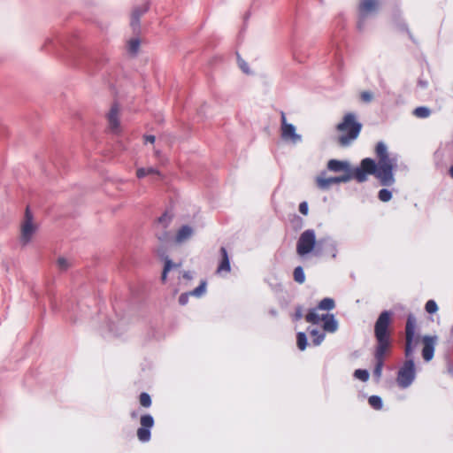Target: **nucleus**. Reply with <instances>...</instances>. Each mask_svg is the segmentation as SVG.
Instances as JSON below:
<instances>
[{"instance_id":"e433bc0d","label":"nucleus","mask_w":453,"mask_h":453,"mask_svg":"<svg viewBox=\"0 0 453 453\" xmlns=\"http://www.w3.org/2000/svg\"><path fill=\"white\" fill-rule=\"evenodd\" d=\"M296 318L297 319H301V318H302V313H301L300 311L296 312Z\"/></svg>"},{"instance_id":"c9c22d12","label":"nucleus","mask_w":453,"mask_h":453,"mask_svg":"<svg viewBox=\"0 0 453 453\" xmlns=\"http://www.w3.org/2000/svg\"><path fill=\"white\" fill-rule=\"evenodd\" d=\"M161 241H166L168 239V233L165 232L162 235L158 236Z\"/></svg>"},{"instance_id":"4be33fe9","label":"nucleus","mask_w":453,"mask_h":453,"mask_svg":"<svg viewBox=\"0 0 453 453\" xmlns=\"http://www.w3.org/2000/svg\"><path fill=\"white\" fill-rule=\"evenodd\" d=\"M296 344L300 350H304L307 346V337L303 332L296 334Z\"/></svg>"},{"instance_id":"58836bf2","label":"nucleus","mask_w":453,"mask_h":453,"mask_svg":"<svg viewBox=\"0 0 453 453\" xmlns=\"http://www.w3.org/2000/svg\"><path fill=\"white\" fill-rule=\"evenodd\" d=\"M244 67H245V65H241V68H242L244 72L248 73V71H247Z\"/></svg>"},{"instance_id":"20e7f679","label":"nucleus","mask_w":453,"mask_h":453,"mask_svg":"<svg viewBox=\"0 0 453 453\" xmlns=\"http://www.w3.org/2000/svg\"><path fill=\"white\" fill-rule=\"evenodd\" d=\"M334 308V300L330 297H326L322 299L315 308L309 310L305 315V320L306 322L313 325H319L322 322V328L324 332L334 333L338 329V322L335 319L334 315L328 312H320L330 311Z\"/></svg>"},{"instance_id":"4c0bfd02","label":"nucleus","mask_w":453,"mask_h":453,"mask_svg":"<svg viewBox=\"0 0 453 453\" xmlns=\"http://www.w3.org/2000/svg\"><path fill=\"white\" fill-rule=\"evenodd\" d=\"M449 175L453 179V165L449 168Z\"/></svg>"},{"instance_id":"5701e85b","label":"nucleus","mask_w":453,"mask_h":453,"mask_svg":"<svg viewBox=\"0 0 453 453\" xmlns=\"http://www.w3.org/2000/svg\"><path fill=\"white\" fill-rule=\"evenodd\" d=\"M175 266L174 264H173V262L169 259V258H166L165 261V266H164V269H163V272H162V275H161V280L163 282H165L166 280V277H167V273L173 267Z\"/></svg>"},{"instance_id":"a878e982","label":"nucleus","mask_w":453,"mask_h":453,"mask_svg":"<svg viewBox=\"0 0 453 453\" xmlns=\"http://www.w3.org/2000/svg\"><path fill=\"white\" fill-rule=\"evenodd\" d=\"M140 47V41L138 39H131L128 42V51L132 54H135Z\"/></svg>"},{"instance_id":"ddd939ff","label":"nucleus","mask_w":453,"mask_h":453,"mask_svg":"<svg viewBox=\"0 0 453 453\" xmlns=\"http://www.w3.org/2000/svg\"><path fill=\"white\" fill-rule=\"evenodd\" d=\"M327 169L334 173L344 172L346 173H353V170L350 169L349 164L345 161H340L337 159H330L327 162Z\"/></svg>"},{"instance_id":"473e14b6","label":"nucleus","mask_w":453,"mask_h":453,"mask_svg":"<svg viewBox=\"0 0 453 453\" xmlns=\"http://www.w3.org/2000/svg\"><path fill=\"white\" fill-rule=\"evenodd\" d=\"M191 296L190 292L188 293H183L179 297V303L180 305H185L188 302V297Z\"/></svg>"},{"instance_id":"f03ea898","label":"nucleus","mask_w":453,"mask_h":453,"mask_svg":"<svg viewBox=\"0 0 453 453\" xmlns=\"http://www.w3.org/2000/svg\"><path fill=\"white\" fill-rule=\"evenodd\" d=\"M374 337L376 344L374 346L373 357L375 366L373 375L380 379L382 374L385 358L389 355L392 349V312L389 311H382L374 324Z\"/></svg>"},{"instance_id":"a19ab883","label":"nucleus","mask_w":453,"mask_h":453,"mask_svg":"<svg viewBox=\"0 0 453 453\" xmlns=\"http://www.w3.org/2000/svg\"><path fill=\"white\" fill-rule=\"evenodd\" d=\"M132 417H133V418H134V417H135V413H134V412H133V413H132Z\"/></svg>"},{"instance_id":"a211bd4d","label":"nucleus","mask_w":453,"mask_h":453,"mask_svg":"<svg viewBox=\"0 0 453 453\" xmlns=\"http://www.w3.org/2000/svg\"><path fill=\"white\" fill-rule=\"evenodd\" d=\"M293 277L295 281L303 284L305 281V274L302 266H297L294 269Z\"/></svg>"},{"instance_id":"423d86ee","label":"nucleus","mask_w":453,"mask_h":453,"mask_svg":"<svg viewBox=\"0 0 453 453\" xmlns=\"http://www.w3.org/2000/svg\"><path fill=\"white\" fill-rule=\"evenodd\" d=\"M322 241L317 242L315 231L307 229L303 231L296 243V253L300 257H304L309 253L314 251L315 255L320 254L319 245Z\"/></svg>"},{"instance_id":"c756f323","label":"nucleus","mask_w":453,"mask_h":453,"mask_svg":"<svg viewBox=\"0 0 453 453\" xmlns=\"http://www.w3.org/2000/svg\"><path fill=\"white\" fill-rule=\"evenodd\" d=\"M360 99L364 103H370L373 99V95L370 91H362L360 93Z\"/></svg>"},{"instance_id":"b1692460","label":"nucleus","mask_w":453,"mask_h":453,"mask_svg":"<svg viewBox=\"0 0 453 453\" xmlns=\"http://www.w3.org/2000/svg\"><path fill=\"white\" fill-rule=\"evenodd\" d=\"M139 402H140V404L144 407V408H149L150 407L152 402H151V398L150 396V395L148 393H142L139 396Z\"/></svg>"},{"instance_id":"7ed1b4c3","label":"nucleus","mask_w":453,"mask_h":453,"mask_svg":"<svg viewBox=\"0 0 453 453\" xmlns=\"http://www.w3.org/2000/svg\"><path fill=\"white\" fill-rule=\"evenodd\" d=\"M416 330L417 319L412 314H410L407 317L405 325L404 354L407 359L399 369L396 377L397 385L401 388H408L413 382L416 376L414 361L411 358L415 347L419 342V335L416 334Z\"/></svg>"},{"instance_id":"f8f14e48","label":"nucleus","mask_w":453,"mask_h":453,"mask_svg":"<svg viewBox=\"0 0 453 453\" xmlns=\"http://www.w3.org/2000/svg\"><path fill=\"white\" fill-rule=\"evenodd\" d=\"M379 0H362L359 4V14L361 19H365L366 16L379 8Z\"/></svg>"},{"instance_id":"393cba45","label":"nucleus","mask_w":453,"mask_h":453,"mask_svg":"<svg viewBox=\"0 0 453 453\" xmlns=\"http://www.w3.org/2000/svg\"><path fill=\"white\" fill-rule=\"evenodd\" d=\"M206 288V282L202 281L198 287H196L194 290L190 292L191 296H195L200 297L204 294Z\"/></svg>"},{"instance_id":"f3484780","label":"nucleus","mask_w":453,"mask_h":453,"mask_svg":"<svg viewBox=\"0 0 453 453\" xmlns=\"http://www.w3.org/2000/svg\"><path fill=\"white\" fill-rule=\"evenodd\" d=\"M311 342L315 346L319 345L325 339V333L319 332L317 329H312L311 332Z\"/></svg>"},{"instance_id":"aec40b11","label":"nucleus","mask_w":453,"mask_h":453,"mask_svg":"<svg viewBox=\"0 0 453 453\" xmlns=\"http://www.w3.org/2000/svg\"><path fill=\"white\" fill-rule=\"evenodd\" d=\"M368 403L372 408L374 410H381L383 407L382 400L378 395H372L368 399Z\"/></svg>"},{"instance_id":"9b49d317","label":"nucleus","mask_w":453,"mask_h":453,"mask_svg":"<svg viewBox=\"0 0 453 453\" xmlns=\"http://www.w3.org/2000/svg\"><path fill=\"white\" fill-rule=\"evenodd\" d=\"M119 111L120 110L119 105L114 104L107 114L109 127L113 133H119L120 131Z\"/></svg>"},{"instance_id":"9d476101","label":"nucleus","mask_w":453,"mask_h":453,"mask_svg":"<svg viewBox=\"0 0 453 453\" xmlns=\"http://www.w3.org/2000/svg\"><path fill=\"white\" fill-rule=\"evenodd\" d=\"M436 342V336L426 335L422 338V357L425 361L428 362L434 357Z\"/></svg>"},{"instance_id":"c85d7f7f","label":"nucleus","mask_w":453,"mask_h":453,"mask_svg":"<svg viewBox=\"0 0 453 453\" xmlns=\"http://www.w3.org/2000/svg\"><path fill=\"white\" fill-rule=\"evenodd\" d=\"M425 309L426 312L433 314L437 311L438 306L437 303L434 300H429L426 302Z\"/></svg>"},{"instance_id":"2f4dec72","label":"nucleus","mask_w":453,"mask_h":453,"mask_svg":"<svg viewBox=\"0 0 453 453\" xmlns=\"http://www.w3.org/2000/svg\"><path fill=\"white\" fill-rule=\"evenodd\" d=\"M171 219L166 214H164L158 219V224H161L163 227H166L170 222Z\"/></svg>"},{"instance_id":"7c9ffc66","label":"nucleus","mask_w":453,"mask_h":453,"mask_svg":"<svg viewBox=\"0 0 453 453\" xmlns=\"http://www.w3.org/2000/svg\"><path fill=\"white\" fill-rule=\"evenodd\" d=\"M58 266L60 270H67L70 267L69 261L65 257H59L57 261Z\"/></svg>"},{"instance_id":"6ab92c4d","label":"nucleus","mask_w":453,"mask_h":453,"mask_svg":"<svg viewBox=\"0 0 453 453\" xmlns=\"http://www.w3.org/2000/svg\"><path fill=\"white\" fill-rule=\"evenodd\" d=\"M413 114L414 116H416L417 118H419V119H425V118H427L430 116L431 114V111L430 109H428L427 107H425V106H420V107H417L414 111H413Z\"/></svg>"},{"instance_id":"dca6fc26","label":"nucleus","mask_w":453,"mask_h":453,"mask_svg":"<svg viewBox=\"0 0 453 453\" xmlns=\"http://www.w3.org/2000/svg\"><path fill=\"white\" fill-rule=\"evenodd\" d=\"M148 10L147 4L135 8L132 12L131 25L136 27L139 24L140 17Z\"/></svg>"},{"instance_id":"f704fd0d","label":"nucleus","mask_w":453,"mask_h":453,"mask_svg":"<svg viewBox=\"0 0 453 453\" xmlns=\"http://www.w3.org/2000/svg\"><path fill=\"white\" fill-rule=\"evenodd\" d=\"M146 142L153 143L155 142V136L154 135H146L145 137Z\"/></svg>"},{"instance_id":"cd10ccee","label":"nucleus","mask_w":453,"mask_h":453,"mask_svg":"<svg viewBox=\"0 0 453 453\" xmlns=\"http://www.w3.org/2000/svg\"><path fill=\"white\" fill-rule=\"evenodd\" d=\"M378 197L382 202H388L392 198V194L389 190L383 188L379 191Z\"/></svg>"},{"instance_id":"0eeeda50","label":"nucleus","mask_w":453,"mask_h":453,"mask_svg":"<svg viewBox=\"0 0 453 453\" xmlns=\"http://www.w3.org/2000/svg\"><path fill=\"white\" fill-rule=\"evenodd\" d=\"M37 229L36 225L33 222V215L27 207L24 219L20 226V242L22 245H27L33 238Z\"/></svg>"},{"instance_id":"6e6552de","label":"nucleus","mask_w":453,"mask_h":453,"mask_svg":"<svg viewBox=\"0 0 453 453\" xmlns=\"http://www.w3.org/2000/svg\"><path fill=\"white\" fill-rule=\"evenodd\" d=\"M154 418L150 414H144L140 418L141 426L137 429V438L142 442H147L150 440V429L154 426Z\"/></svg>"},{"instance_id":"f257e3e1","label":"nucleus","mask_w":453,"mask_h":453,"mask_svg":"<svg viewBox=\"0 0 453 453\" xmlns=\"http://www.w3.org/2000/svg\"><path fill=\"white\" fill-rule=\"evenodd\" d=\"M375 155L378 163L370 158H364L360 165L349 173L336 177H326V173L322 172L315 179L318 188L327 190L334 184L345 183L354 179L357 182H364L367 180V175H374L382 186H391L395 182L394 170L397 166V157H390L386 144L379 142L375 146Z\"/></svg>"},{"instance_id":"bb28decb","label":"nucleus","mask_w":453,"mask_h":453,"mask_svg":"<svg viewBox=\"0 0 453 453\" xmlns=\"http://www.w3.org/2000/svg\"><path fill=\"white\" fill-rule=\"evenodd\" d=\"M354 376L362 381H367L369 379V372L366 370L357 369L355 371Z\"/></svg>"},{"instance_id":"ea45409f","label":"nucleus","mask_w":453,"mask_h":453,"mask_svg":"<svg viewBox=\"0 0 453 453\" xmlns=\"http://www.w3.org/2000/svg\"><path fill=\"white\" fill-rule=\"evenodd\" d=\"M244 67H245V65H241V68H242L244 72L248 73V71H247Z\"/></svg>"},{"instance_id":"72a5a7b5","label":"nucleus","mask_w":453,"mask_h":453,"mask_svg":"<svg viewBox=\"0 0 453 453\" xmlns=\"http://www.w3.org/2000/svg\"><path fill=\"white\" fill-rule=\"evenodd\" d=\"M299 211L303 214V215H307L308 214V204L306 202H302L300 204H299Z\"/></svg>"},{"instance_id":"2eb2a0df","label":"nucleus","mask_w":453,"mask_h":453,"mask_svg":"<svg viewBox=\"0 0 453 453\" xmlns=\"http://www.w3.org/2000/svg\"><path fill=\"white\" fill-rule=\"evenodd\" d=\"M193 234V228L189 226H182L176 233L175 242L183 243L188 241Z\"/></svg>"},{"instance_id":"39448f33","label":"nucleus","mask_w":453,"mask_h":453,"mask_svg":"<svg viewBox=\"0 0 453 453\" xmlns=\"http://www.w3.org/2000/svg\"><path fill=\"white\" fill-rule=\"evenodd\" d=\"M362 129V124L357 120L354 113H346L342 122L336 126V130L340 133L338 143L342 147L350 145L359 135Z\"/></svg>"},{"instance_id":"4468645a","label":"nucleus","mask_w":453,"mask_h":453,"mask_svg":"<svg viewBox=\"0 0 453 453\" xmlns=\"http://www.w3.org/2000/svg\"><path fill=\"white\" fill-rule=\"evenodd\" d=\"M221 260L217 268V273H227L231 271L230 261L227 250L225 247L220 248Z\"/></svg>"},{"instance_id":"412c9836","label":"nucleus","mask_w":453,"mask_h":453,"mask_svg":"<svg viewBox=\"0 0 453 453\" xmlns=\"http://www.w3.org/2000/svg\"><path fill=\"white\" fill-rule=\"evenodd\" d=\"M159 174V172L157 171L155 168L153 167H148V168H139L137 169L136 171V176L138 178H143L149 174Z\"/></svg>"},{"instance_id":"1a4fd4ad","label":"nucleus","mask_w":453,"mask_h":453,"mask_svg":"<svg viewBox=\"0 0 453 453\" xmlns=\"http://www.w3.org/2000/svg\"><path fill=\"white\" fill-rule=\"evenodd\" d=\"M281 120V137L283 140H291L296 142L301 140V135L296 133V127L292 124L287 123L285 113L282 111L280 116Z\"/></svg>"}]
</instances>
